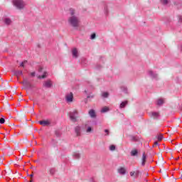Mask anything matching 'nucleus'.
<instances>
[{
  "label": "nucleus",
  "instance_id": "1",
  "mask_svg": "<svg viewBox=\"0 0 182 182\" xmlns=\"http://www.w3.org/2000/svg\"><path fill=\"white\" fill-rule=\"evenodd\" d=\"M68 23L71 26H73V28L79 27V19H77L75 16H72L69 18Z\"/></svg>",
  "mask_w": 182,
  "mask_h": 182
},
{
  "label": "nucleus",
  "instance_id": "2",
  "mask_svg": "<svg viewBox=\"0 0 182 182\" xmlns=\"http://www.w3.org/2000/svg\"><path fill=\"white\" fill-rule=\"evenodd\" d=\"M14 4L18 9H23L25 8V3L22 0H14Z\"/></svg>",
  "mask_w": 182,
  "mask_h": 182
},
{
  "label": "nucleus",
  "instance_id": "3",
  "mask_svg": "<svg viewBox=\"0 0 182 182\" xmlns=\"http://www.w3.org/2000/svg\"><path fill=\"white\" fill-rule=\"evenodd\" d=\"M77 114V110L74 109L72 112L70 113V119L72 122H76L77 117H76Z\"/></svg>",
  "mask_w": 182,
  "mask_h": 182
},
{
  "label": "nucleus",
  "instance_id": "4",
  "mask_svg": "<svg viewBox=\"0 0 182 182\" xmlns=\"http://www.w3.org/2000/svg\"><path fill=\"white\" fill-rule=\"evenodd\" d=\"M22 83H23V86H25L28 89H32V87H33V85H32V84L31 82H29V81H28V80L26 78L23 79Z\"/></svg>",
  "mask_w": 182,
  "mask_h": 182
},
{
  "label": "nucleus",
  "instance_id": "5",
  "mask_svg": "<svg viewBox=\"0 0 182 182\" xmlns=\"http://www.w3.org/2000/svg\"><path fill=\"white\" fill-rule=\"evenodd\" d=\"M65 100L67 103H72V102H73V93L70 92L67 94L65 96Z\"/></svg>",
  "mask_w": 182,
  "mask_h": 182
},
{
  "label": "nucleus",
  "instance_id": "6",
  "mask_svg": "<svg viewBox=\"0 0 182 182\" xmlns=\"http://www.w3.org/2000/svg\"><path fill=\"white\" fill-rule=\"evenodd\" d=\"M38 123L41 126H49V124H50V121H49V120H42V121H39Z\"/></svg>",
  "mask_w": 182,
  "mask_h": 182
},
{
  "label": "nucleus",
  "instance_id": "7",
  "mask_svg": "<svg viewBox=\"0 0 182 182\" xmlns=\"http://www.w3.org/2000/svg\"><path fill=\"white\" fill-rule=\"evenodd\" d=\"M43 86L44 87H52V81L48 80L44 82V83L43 84Z\"/></svg>",
  "mask_w": 182,
  "mask_h": 182
},
{
  "label": "nucleus",
  "instance_id": "8",
  "mask_svg": "<svg viewBox=\"0 0 182 182\" xmlns=\"http://www.w3.org/2000/svg\"><path fill=\"white\" fill-rule=\"evenodd\" d=\"M140 173V171L139 170L133 171L130 172L131 177H137L139 174Z\"/></svg>",
  "mask_w": 182,
  "mask_h": 182
},
{
  "label": "nucleus",
  "instance_id": "9",
  "mask_svg": "<svg viewBox=\"0 0 182 182\" xmlns=\"http://www.w3.org/2000/svg\"><path fill=\"white\" fill-rule=\"evenodd\" d=\"M75 131L77 136H80V127H79V126L75 127Z\"/></svg>",
  "mask_w": 182,
  "mask_h": 182
},
{
  "label": "nucleus",
  "instance_id": "10",
  "mask_svg": "<svg viewBox=\"0 0 182 182\" xmlns=\"http://www.w3.org/2000/svg\"><path fill=\"white\" fill-rule=\"evenodd\" d=\"M89 114L91 117H96V112L93 109L89 111Z\"/></svg>",
  "mask_w": 182,
  "mask_h": 182
},
{
  "label": "nucleus",
  "instance_id": "11",
  "mask_svg": "<svg viewBox=\"0 0 182 182\" xmlns=\"http://www.w3.org/2000/svg\"><path fill=\"white\" fill-rule=\"evenodd\" d=\"M164 100H163V99H159V100H157L156 105H157L158 106H161V105H164Z\"/></svg>",
  "mask_w": 182,
  "mask_h": 182
},
{
  "label": "nucleus",
  "instance_id": "12",
  "mask_svg": "<svg viewBox=\"0 0 182 182\" xmlns=\"http://www.w3.org/2000/svg\"><path fill=\"white\" fill-rule=\"evenodd\" d=\"M118 173H119V174H126V168H120L118 169Z\"/></svg>",
  "mask_w": 182,
  "mask_h": 182
},
{
  "label": "nucleus",
  "instance_id": "13",
  "mask_svg": "<svg viewBox=\"0 0 182 182\" xmlns=\"http://www.w3.org/2000/svg\"><path fill=\"white\" fill-rule=\"evenodd\" d=\"M73 58H77V49L76 48L73 49Z\"/></svg>",
  "mask_w": 182,
  "mask_h": 182
},
{
  "label": "nucleus",
  "instance_id": "14",
  "mask_svg": "<svg viewBox=\"0 0 182 182\" xmlns=\"http://www.w3.org/2000/svg\"><path fill=\"white\" fill-rule=\"evenodd\" d=\"M146 154L144 153L142 155V162H141V165L144 166V164H146Z\"/></svg>",
  "mask_w": 182,
  "mask_h": 182
},
{
  "label": "nucleus",
  "instance_id": "15",
  "mask_svg": "<svg viewBox=\"0 0 182 182\" xmlns=\"http://www.w3.org/2000/svg\"><path fill=\"white\" fill-rule=\"evenodd\" d=\"M159 116V112H151V117L153 119H157Z\"/></svg>",
  "mask_w": 182,
  "mask_h": 182
},
{
  "label": "nucleus",
  "instance_id": "16",
  "mask_svg": "<svg viewBox=\"0 0 182 182\" xmlns=\"http://www.w3.org/2000/svg\"><path fill=\"white\" fill-rule=\"evenodd\" d=\"M127 105V101H124L120 104V109H124V107H126V105Z\"/></svg>",
  "mask_w": 182,
  "mask_h": 182
},
{
  "label": "nucleus",
  "instance_id": "17",
  "mask_svg": "<svg viewBox=\"0 0 182 182\" xmlns=\"http://www.w3.org/2000/svg\"><path fill=\"white\" fill-rule=\"evenodd\" d=\"M106 112H109V107H104L101 110L102 113H106Z\"/></svg>",
  "mask_w": 182,
  "mask_h": 182
},
{
  "label": "nucleus",
  "instance_id": "18",
  "mask_svg": "<svg viewBox=\"0 0 182 182\" xmlns=\"http://www.w3.org/2000/svg\"><path fill=\"white\" fill-rule=\"evenodd\" d=\"M49 174H50L51 176H53V174H55V169L50 168L48 170Z\"/></svg>",
  "mask_w": 182,
  "mask_h": 182
},
{
  "label": "nucleus",
  "instance_id": "19",
  "mask_svg": "<svg viewBox=\"0 0 182 182\" xmlns=\"http://www.w3.org/2000/svg\"><path fill=\"white\" fill-rule=\"evenodd\" d=\"M46 73H47L46 72H44V73H43V75H41H41H38V79H45V78L47 77Z\"/></svg>",
  "mask_w": 182,
  "mask_h": 182
},
{
  "label": "nucleus",
  "instance_id": "20",
  "mask_svg": "<svg viewBox=\"0 0 182 182\" xmlns=\"http://www.w3.org/2000/svg\"><path fill=\"white\" fill-rule=\"evenodd\" d=\"M14 75L18 77V76H21V75H22V71L21 70L15 71Z\"/></svg>",
  "mask_w": 182,
  "mask_h": 182
},
{
  "label": "nucleus",
  "instance_id": "21",
  "mask_svg": "<svg viewBox=\"0 0 182 182\" xmlns=\"http://www.w3.org/2000/svg\"><path fill=\"white\" fill-rule=\"evenodd\" d=\"M137 149H134L131 151V156H137Z\"/></svg>",
  "mask_w": 182,
  "mask_h": 182
},
{
  "label": "nucleus",
  "instance_id": "22",
  "mask_svg": "<svg viewBox=\"0 0 182 182\" xmlns=\"http://www.w3.org/2000/svg\"><path fill=\"white\" fill-rule=\"evenodd\" d=\"M156 138L158 139L159 141H161V140H163V134H158Z\"/></svg>",
  "mask_w": 182,
  "mask_h": 182
},
{
  "label": "nucleus",
  "instance_id": "23",
  "mask_svg": "<svg viewBox=\"0 0 182 182\" xmlns=\"http://www.w3.org/2000/svg\"><path fill=\"white\" fill-rule=\"evenodd\" d=\"M149 75L151 77H157V74H155L153 71H149Z\"/></svg>",
  "mask_w": 182,
  "mask_h": 182
},
{
  "label": "nucleus",
  "instance_id": "24",
  "mask_svg": "<svg viewBox=\"0 0 182 182\" xmlns=\"http://www.w3.org/2000/svg\"><path fill=\"white\" fill-rule=\"evenodd\" d=\"M93 132V129H92V127H88L86 133H92Z\"/></svg>",
  "mask_w": 182,
  "mask_h": 182
},
{
  "label": "nucleus",
  "instance_id": "25",
  "mask_svg": "<svg viewBox=\"0 0 182 182\" xmlns=\"http://www.w3.org/2000/svg\"><path fill=\"white\" fill-rule=\"evenodd\" d=\"M4 22L6 25H10L11 21L9 18H5Z\"/></svg>",
  "mask_w": 182,
  "mask_h": 182
},
{
  "label": "nucleus",
  "instance_id": "26",
  "mask_svg": "<svg viewBox=\"0 0 182 182\" xmlns=\"http://www.w3.org/2000/svg\"><path fill=\"white\" fill-rule=\"evenodd\" d=\"M109 150H111V151H114L116 150V146L114 145H111L109 146Z\"/></svg>",
  "mask_w": 182,
  "mask_h": 182
},
{
  "label": "nucleus",
  "instance_id": "27",
  "mask_svg": "<svg viewBox=\"0 0 182 182\" xmlns=\"http://www.w3.org/2000/svg\"><path fill=\"white\" fill-rule=\"evenodd\" d=\"M70 15L73 16L75 15V9H70Z\"/></svg>",
  "mask_w": 182,
  "mask_h": 182
},
{
  "label": "nucleus",
  "instance_id": "28",
  "mask_svg": "<svg viewBox=\"0 0 182 182\" xmlns=\"http://www.w3.org/2000/svg\"><path fill=\"white\" fill-rule=\"evenodd\" d=\"M102 97H107L109 96V93L108 92H103L102 94Z\"/></svg>",
  "mask_w": 182,
  "mask_h": 182
},
{
  "label": "nucleus",
  "instance_id": "29",
  "mask_svg": "<svg viewBox=\"0 0 182 182\" xmlns=\"http://www.w3.org/2000/svg\"><path fill=\"white\" fill-rule=\"evenodd\" d=\"M96 38V33H93L91 35L90 39H95Z\"/></svg>",
  "mask_w": 182,
  "mask_h": 182
},
{
  "label": "nucleus",
  "instance_id": "30",
  "mask_svg": "<svg viewBox=\"0 0 182 182\" xmlns=\"http://www.w3.org/2000/svg\"><path fill=\"white\" fill-rule=\"evenodd\" d=\"M5 123V119L4 118H1L0 119V124H4Z\"/></svg>",
  "mask_w": 182,
  "mask_h": 182
},
{
  "label": "nucleus",
  "instance_id": "31",
  "mask_svg": "<svg viewBox=\"0 0 182 182\" xmlns=\"http://www.w3.org/2000/svg\"><path fill=\"white\" fill-rule=\"evenodd\" d=\"M162 4L164 5H167V4H168V0H162Z\"/></svg>",
  "mask_w": 182,
  "mask_h": 182
},
{
  "label": "nucleus",
  "instance_id": "32",
  "mask_svg": "<svg viewBox=\"0 0 182 182\" xmlns=\"http://www.w3.org/2000/svg\"><path fill=\"white\" fill-rule=\"evenodd\" d=\"M26 63V61L22 62V63H21V66L22 68H24Z\"/></svg>",
  "mask_w": 182,
  "mask_h": 182
},
{
  "label": "nucleus",
  "instance_id": "33",
  "mask_svg": "<svg viewBox=\"0 0 182 182\" xmlns=\"http://www.w3.org/2000/svg\"><path fill=\"white\" fill-rule=\"evenodd\" d=\"M156 146H159V142L155 141L154 144V147H156Z\"/></svg>",
  "mask_w": 182,
  "mask_h": 182
},
{
  "label": "nucleus",
  "instance_id": "34",
  "mask_svg": "<svg viewBox=\"0 0 182 182\" xmlns=\"http://www.w3.org/2000/svg\"><path fill=\"white\" fill-rule=\"evenodd\" d=\"M35 75H36V73H35V72H33V73H31V76H35Z\"/></svg>",
  "mask_w": 182,
  "mask_h": 182
},
{
  "label": "nucleus",
  "instance_id": "35",
  "mask_svg": "<svg viewBox=\"0 0 182 182\" xmlns=\"http://www.w3.org/2000/svg\"><path fill=\"white\" fill-rule=\"evenodd\" d=\"M105 132L107 133V135H109V131L107 129H105Z\"/></svg>",
  "mask_w": 182,
  "mask_h": 182
},
{
  "label": "nucleus",
  "instance_id": "36",
  "mask_svg": "<svg viewBox=\"0 0 182 182\" xmlns=\"http://www.w3.org/2000/svg\"><path fill=\"white\" fill-rule=\"evenodd\" d=\"M43 68H40V69L38 70V72H41L43 70Z\"/></svg>",
  "mask_w": 182,
  "mask_h": 182
},
{
  "label": "nucleus",
  "instance_id": "37",
  "mask_svg": "<svg viewBox=\"0 0 182 182\" xmlns=\"http://www.w3.org/2000/svg\"><path fill=\"white\" fill-rule=\"evenodd\" d=\"M30 177L31 178H32V177H33V173L30 174Z\"/></svg>",
  "mask_w": 182,
  "mask_h": 182
},
{
  "label": "nucleus",
  "instance_id": "38",
  "mask_svg": "<svg viewBox=\"0 0 182 182\" xmlns=\"http://www.w3.org/2000/svg\"><path fill=\"white\" fill-rule=\"evenodd\" d=\"M24 153H26L28 151V149H24Z\"/></svg>",
  "mask_w": 182,
  "mask_h": 182
},
{
  "label": "nucleus",
  "instance_id": "39",
  "mask_svg": "<svg viewBox=\"0 0 182 182\" xmlns=\"http://www.w3.org/2000/svg\"><path fill=\"white\" fill-rule=\"evenodd\" d=\"M91 97H95V96H94V95H92Z\"/></svg>",
  "mask_w": 182,
  "mask_h": 182
},
{
  "label": "nucleus",
  "instance_id": "40",
  "mask_svg": "<svg viewBox=\"0 0 182 182\" xmlns=\"http://www.w3.org/2000/svg\"><path fill=\"white\" fill-rule=\"evenodd\" d=\"M89 97H90V96H87V99H89Z\"/></svg>",
  "mask_w": 182,
  "mask_h": 182
},
{
  "label": "nucleus",
  "instance_id": "41",
  "mask_svg": "<svg viewBox=\"0 0 182 182\" xmlns=\"http://www.w3.org/2000/svg\"><path fill=\"white\" fill-rule=\"evenodd\" d=\"M30 182H33V181H32V179L30 181Z\"/></svg>",
  "mask_w": 182,
  "mask_h": 182
},
{
  "label": "nucleus",
  "instance_id": "42",
  "mask_svg": "<svg viewBox=\"0 0 182 182\" xmlns=\"http://www.w3.org/2000/svg\"><path fill=\"white\" fill-rule=\"evenodd\" d=\"M1 90V89L0 88V91Z\"/></svg>",
  "mask_w": 182,
  "mask_h": 182
}]
</instances>
